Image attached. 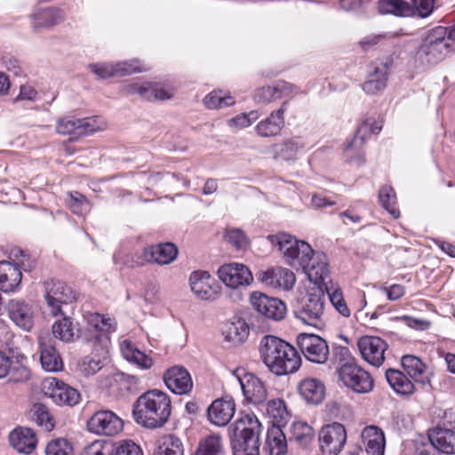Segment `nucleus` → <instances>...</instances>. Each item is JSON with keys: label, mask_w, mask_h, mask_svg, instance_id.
I'll return each mask as SVG.
<instances>
[{"label": "nucleus", "mask_w": 455, "mask_h": 455, "mask_svg": "<svg viewBox=\"0 0 455 455\" xmlns=\"http://www.w3.org/2000/svg\"><path fill=\"white\" fill-rule=\"evenodd\" d=\"M115 330L116 323L100 315H94L89 323L84 339L92 345L93 351L100 354L88 355L82 360L80 371L84 376H92L103 368L108 360V334Z\"/></svg>", "instance_id": "obj_1"}, {"label": "nucleus", "mask_w": 455, "mask_h": 455, "mask_svg": "<svg viewBox=\"0 0 455 455\" xmlns=\"http://www.w3.org/2000/svg\"><path fill=\"white\" fill-rule=\"evenodd\" d=\"M260 357L270 372L283 376L296 372L301 366V357L290 343L267 335L259 345Z\"/></svg>", "instance_id": "obj_2"}, {"label": "nucleus", "mask_w": 455, "mask_h": 455, "mask_svg": "<svg viewBox=\"0 0 455 455\" xmlns=\"http://www.w3.org/2000/svg\"><path fill=\"white\" fill-rule=\"evenodd\" d=\"M172 403L169 395L153 389L141 395L133 409L135 421L148 428L163 427L169 419Z\"/></svg>", "instance_id": "obj_3"}, {"label": "nucleus", "mask_w": 455, "mask_h": 455, "mask_svg": "<svg viewBox=\"0 0 455 455\" xmlns=\"http://www.w3.org/2000/svg\"><path fill=\"white\" fill-rule=\"evenodd\" d=\"M233 427L231 446L233 455H259L261 424L253 414H245Z\"/></svg>", "instance_id": "obj_4"}, {"label": "nucleus", "mask_w": 455, "mask_h": 455, "mask_svg": "<svg viewBox=\"0 0 455 455\" xmlns=\"http://www.w3.org/2000/svg\"><path fill=\"white\" fill-rule=\"evenodd\" d=\"M267 240L282 251L285 262L292 267H306L315 252L307 242L284 232L269 235Z\"/></svg>", "instance_id": "obj_5"}, {"label": "nucleus", "mask_w": 455, "mask_h": 455, "mask_svg": "<svg viewBox=\"0 0 455 455\" xmlns=\"http://www.w3.org/2000/svg\"><path fill=\"white\" fill-rule=\"evenodd\" d=\"M449 51L447 28L439 26L427 32L415 59L421 66L433 65L443 60Z\"/></svg>", "instance_id": "obj_6"}, {"label": "nucleus", "mask_w": 455, "mask_h": 455, "mask_svg": "<svg viewBox=\"0 0 455 455\" xmlns=\"http://www.w3.org/2000/svg\"><path fill=\"white\" fill-rule=\"evenodd\" d=\"M218 276L227 287L233 290L229 297L235 302L241 301L243 299V295L239 289L246 287L253 282V275L249 267L237 262L224 264L220 267Z\"/></svg>", "instance_id": "obj_7"}, {"label": "nucleus", "mask_w": 455, "mask_h": 455, "mask_svg": "<svg viewBox=\"0 0 455 455\" xmlns=\"http://www.w3.org/2000/svg\"><path fill=\"white\" fill-rule=\"evenodd\" d=\"M324 295L321 291L307 292L299 301L294 315L305 324L321 328L324 324Z\"/></svg>", "instance_id": "obj_8"}, {"label": "nucleus", "mask_w": 455, "mask_h": 455, "mask_svg": "<svg viewBox=\"0 0 455 455\" xmlns=\"http://www.w3.org/2000/svg\"><path fill=\"white\" fill-rule=\"evenodd\" d=\"M106 127L107 123L100 116L85 118L68 116L58 120L56 132L61 135H74L76 138H78L103 131Z\"/></svg>", "instance_id": "obj_9"}, {"label": "nucleus", "mask_w": 455, "mask_h": 455, "mask_svg": "<svg viewBox=\"0 0 455 455\" xmlns=\"http://www.w3.org/2000/svg\"><path fill=\"white\" fill-rule=\"evenodd\" d=\"M297 346L310 363L324 364L330 357L328 342L319 335L300 333L297 336Z\"/></svg>", "instance_id": "obj_10"}, {"label": "nucleus", "mask_w": 455, "mask_h": 455, "mask_svg": "<svg viewBox=\"0 0 455 455\" xmlns=\"http://www.w3.org/2000/svg\"><path fill=\"white\" fill-rule=\"evenodd\" d=\"M435 0H413L417 14L422 18L430 15L434 10ZM379 10L382 14L410 16L414 13L412 6L403 0H379Z\"/></svg>", "instance_id": "obj_11"}, {"label": "nucleus", "mask_w": 455, "mask_h": 455, "mask_svg": "<svg viewBox=\"0 0 455 455\" xmlns=\"http://www.w3.org/2000/svg\"><path fill=\"white\" fill-rule=\"evenodd\" d=\"M322 455H338L347 441V432L340 423L323 426L318 434Z\"/></svg>", "instance_id": "obj_12"}, {"label": "nucleus", "mask_w": 455, "mask_h": 455, "mask_svg": "<svg viewBox=\"0 0 455 455\" xmlns=\"http://www.w3.org/2000/svg\"><path fill=\"white\" fill-rule=\"evenodd\" d=\"M123 428V419L109 410L98 411L87 420V429L99 435L114 436Z\"/></svg>", "instance_id": "obj_13"}, {"label": "nucleus", "mask_w": 455, "mask_h": 455, "mask_svg": "<svg viewBox=\"0 0 455 455\" xmlns=\"http://www.w3.org/2000/svg\"><path fill=\"white\" fill-rule=\"evenodd\" d=\"M339 376L342 383L355 393L365 394L372 390L374 381L368 371L356 363L339 368Z\"/></svg>", "instance_id": "obj_14"}, {"label": "nucleus", "mask_w": 455, "mask_h": 455, "mask_svg": "<svg viewBox=\"0 0 455 455\" xmlns=\"http://www.w3.org/2000/svg\"><path fill=\"white\" fill-rule=\"evenodd\" d=\"M242 388L245 400L252 404H262L267 398V391L264 382L252 373L239 374V370L234 372Z\"/></svg>", "instance_id": "obj_15"}, {"label": "nucleus", "mask_w": 455, "mask_h": 455, "mask_svg": "<svg viewBox=\"0 0 455 455\" xmlns=\"http://www.w3.org/2000/svg\"><path fill=\"white\" fill-rule=\"evenodd\" d=\"M178 254L177 247L172 243H158L145 247L138 256L135 265L143 266L146 263L166 265L172 262Z\"/></svg>", "instance_id": "obj_16"}, {"label": "nucleus", "mask_w": 455, "mask_h": 455, "mask_svg": "<svg viewBox=\"0 0 455 455\" xmlns=\"http://www.w3.org/2000/svg\"><path fill=\"white\" fill-rule=\"evenodd\" d=\"M44 298L51 314L57 316L61 314V306L73 299L71 289L64 283L50 280L44 283Z\"/></svg>", "instance_id": "obj_17"}, {"label": "nucleus", "mask_w": 455, "mask_h": 455, "mask_svg": "<svg viewBox=\"0 0 455 455\" xmlns=\"http://www.w3.org/2000/svg\"><path fill=\"white\" fill-rule=\"evenodd\" d=\"M250 300L252 307L267 318L280 321L286 314V306L279 299L270 298L261 292L254 291L251 293Z\"/></svg>", "instance_id": "obj_18"}, {"label": "nucleus", "mask_w": 455, "mask_h": 455, "mask_svg": "<svg viewBox=\"0 0 455 455\" xmlns=\"http://www.w3.org/2000/svg\"><path fill=\"white\" fill-rule=\"evenodd\" d=\"M257 278L266 286L283 291L292 289L296 282L294 273L283 267H274L260 271L257 274Z\"/></svg>", "instance_id": "obj_19"}, {"label": "nucleus", "mask_w": 455, "mask_h": 455, "mask_svg": "<svg viewBox=\"0 0 455 455\" xmlns=\"http://www.w3.org/2000/svg\"><path fill=\"white\" fill-rule=\"evenodd\" d=\"M357 346L366 362L376 367L382 365L387 349V343L384 339L376 336H363L358 339Z\"/></svg>", "instance_id": "obj_20"}, {"label": "nucleus", "mask_w": 455, "mask_h": 455, "mask_svg": "<svg viewBox=\"0 0 455 455\" xmlns=\"http://www.w3.org/2000/svg\"><path fill=\"white\" fill-rule=\"evenodd\" d=\"M24 356H10L0 351V379L8 377L12 382H24L30 378V370L23 364Z\"/></svg>", "instance_id": "obj_21"}, {"label": "nucleus", "mask_w": 455, "mask_h": 455, "mask_svg": "<svg viewBox=\"0 0 455 455\" xmlns=\"http://www.w3.org/2000/svg\"><path fill=\"white\" fill-rule=\"evenodd\" d=\"M45 385L47 388L45 394L59 405L74 406L80 401L79 392L61 380L49 378L45 380Z\"/></svg>", "instance_id": "obj_22"}, {"label": "nucleus", "mask_w": 455, "mask_h": 455, "mask_svg": "<svg viewBox=\"0 0 455 455\" xmlns=\"http://www.w3.org/2000/svg\"><path fill=\"white\" fill-rule=\"evenodd\" d=\"M189 283L191 291L200 299L213 300L220 293V285L206 271H194Z\"/></svg>", "instance_id": "obj_23"}, {"label": "nucleus", "mask_w": 455, "mask_h": 455, "mask_svg": "<svg viewBox=\"0 0 455 455\" xmlns=\"http://www.w3.org/2000/svg\"><path fill=\"white\" fill-rule=\"evenodd\" d=\"M21 269L27 270L23 259L16 263L0 261V291L4 292L16 291L21 283Z\"/></svg>", "instance_id": "obj_24"}, {"label": "nucleus", "mask_w": 455, "mask_h": 455, "mask_svg": "<svg viewBox=\"0 0 455 455\" xmlns=\"http://www.w3.org/2000/svg\"><path fill=\"white\" fill-rule=\"evenodd\" d=\"M235 412V403L231 398L214 400L207 409V419L216 427L227 426Z\"/></svg>", "instance_id": "obj_25"}, {"label": "nucleus", "mask_w": 455, "mask_h": 455, "mask_svg": "<svg viewBox=\"0 0 455 455\" xmlns=\"http://www.w3.org/2000/svg\"><path fill=\"white\" fill-rule=\"evenodd\" d=\"M164 380L166 387L177 395H187L193 388L190 373L182 366H173L168 369L164 375Z\"/></svg>", "instance_id": "obj_26"}, {"label": "nucleus", "mask_w": 455, "mask_h": 455, "mask_svg": "<svg viewBox=\"0 0 455 455\" xmlns=\"http://www.w3.org/2000/svg\"><path fill=\"white\" fill-rule=\"evenodd\" d=\"M39 353L40 363L44 371L55 372L62 370V359L51 338L39 337Z\"/></svg>", "instance_id": "obj_27"}, {"label": "nucleus", "mask_w": 455, "mask_h": 455, "mask_svg": "<svg viewBox=\"0 0 455 455\" xmlns=\"http://www.w3.org/2000/svg\"><path fill=\"white\" fill-rule=\"evenodd\" d=\"M30 18L33 30L39 32L42 29H48L62 23L66 16L62 10L49 7L36 11L31 14Z\"/></svg>", "instance_id": "obj_28"}, {"label": "nucleus", "mask_w": 455, "mask_h": 455, "mask_svg": "<svg viewBox=\"0 0 455 455\" xmlns=\"http://www.w3.org/2000/svg\"><path fill=\"white\" fill-rule=\"evenodd\" d=\"M297 390L301 399L308 404H319L325 396V386L316 378L301 379L297 385Z\"/></svg>", "instance_id": "obj_29"}, {"label": "nucleus", "mask_w": 455, "mask_h": 455, "mask_svg": "<svg viewBox=\"0 0 455 455\" xmlns=\"http://www.w3.org/2000/svg\"><path fill=\"white\" fill-rule=\"evenodd\" d=\"M288 108V102L282 103L280 108L273 111L268 117L260 121L255 127L260 137H271L280 133L284 127V114Z\"/></svg>", "instance_id": "obj_30"}, {"label": "nucleus", "mask_w": 455, "mask_h": 455, "mask_svg": "<svg viewBox=\"0 0 455 455\" xmlns=\"http://www.w3.org/2000/svg\"><path fill=\"white\" fill-rule=\"evenodd\" d=\"M429 441L438 451L451 455L455 454V431L441 425L429 430Z\"/></svg>", "instance_id": "obj_31"}, {"label": "nucleus", "mask_w": 455, "mask_h": 455, "mask_svg": "<svg viewBox=\"0 0 455 455\" xmlns=\"http://www.w3.org/2000/svg\"><path fill=\"white\" fill-rule=\"evenodd\" d=\"M10 318L21 329L30 331L34 324L32 307L21 300L12 299L7 305Z\"/></svg>", "instance_id": "obj_32"}, {"label": "nucleus", "mask_w": 455, "mask_h": 455, "mask_svg": "<svg viewBox=\"0 0 455 455\" xmlns=\"http://www.w3.org/2000/svg\"><path fill=\"white\" fill-rule=\"evenodd\" d=\"M361 437L368 455H384L386 440L381 428L367 426L363 429Z\"/></svg>", "instance_id": "obj_33"}, {"label": "nucleus", "mask_w": 455, "mask_h": 455, "mask_svg": "<svg viewBox=\"0 0 455 455\" xmlns=\"http://www.w3.org/2000/svg\"><path fill=\"white\" fill-rule=\"evenodd\" d=\"M128 92L132 94L137 93L148 100H164L173 96L174 90L171 86H160L156 84L145 83L142 84H135L130 85L128 87Z\"/></svg>", "instance_id": "obj_34"}, {"label": "nucleus", "mask_w": 455, "mask_h": 455, "mask_svg": "<svg viewBox=\"0 0 455 455\" xmlns=\"http://www.w3.org/2000/svg\"><path fill=\"white\" fill-rule=\"evenodd\" d=\"M389 63L387 61L376 63L368 79L363 84V90L368 94L382 92L387 86Z\"/></svg>", "instance_id": "obj_35"}, {"label": "nucleus", "mask_w": 455, "mask_h": 455, "mask_svg": "<svg viewBox=\"0 0 455 455\" xmlns=\"http://www.w3.org/2000/svg\"><path fill=\"white\" fill-rule=\"evenodd\" d=\"M402 365L415 382L421 385L430 383L429 372L425 363L417 356L407 355L402 357Z\"/></svg>", "instance_id": "obj_36"}, {"label": "nucleus", "mask_w": 455, "mask_h": 455, "mask_svg": "<svg viewBox=\"0 0 455 455\" xmlns=\"http://www.w3.org/2000/svg\"><path fill=\"white\" fill-rule=\"evenodd\" d=\"M302 269L311 282L315 283L323 282L330 273L326 254L318 251L315 252L311 257L310 263L306 267H302Z\"/></svg>", "instance_id": "obj_37"}, {"label": "nucleus", "mask_w": 455, "mask_h": 455, "mask_svg": "<svg viewBox=\"0 0 455 455\" xmlns=\"http://www.w3.org/2000/svg\"><path fill=\"white\" fill-rule=\"evenodd\" d=\"M11 445L19 452L30 453L36 445V437L30 428H16L9 435Z\"/></svg>", "instance_id": "obj_38"}, {"label": "nucleus", "mask_w": 455, "mask_h": 455, "mask_svg": "<svg viewBox=\"0 0 455 455\" xmlns=\"http://www.w3.org/2000/svg\"><path fill=\"white\" fill-rule=\"evenodd\" d=\"M120 351L127 361L136 364L142 370H148L154 364L153 359L140 351L136 345L129 339H124L120 342Z\"/></svg>", "instance_id": "obj_39"}, {"label": "nucleus", "mask_w": 455, "mask_h": 455, "mask_svg": "<svg viewBox=\"0 0 455 455\" xmlns=\"http://www.w3.org/2000/svg\"><path fill=\"white\" fill-rule=\"evenodd\" d=\"M193 455H227L222 437L211 434L201 438Z\"/></svg>", "instance_id": "obj_40"}, {"label": "nucleus", "mask_w": 455, "mask_h": 455, "mask_svg": "<svg viewBox=\"0 0 455 455\" xmlns=\"http://www.w3.org/2000/svg\"><path fill=\"white\" fill-rule=\"evenodd\" d=\"M266 449L269 455H285L287 452V440L282 428L272 427L267 431Z\"/></svg>", "instance_id": "obj_41"}, {"label": "nucleus", "mask_w": 455, "mask_h": 455, "mask_svg": "<svg viewBox=\"0 0 455 455\" xmlns=\"http://www.w3.org/2000/svg\"><path fill=\"white\" fill-rule=\"evenodd\" d=\"M386 378L394 391L402 395H409L414 392L413 383L401 371L389 369Z\"/></svg>", "instance_id": "obj_42"}, {"label": "nucleus", "mask_w": 455, "mask_h": 455, "mask_svg": "<svg viewBox=\"0 0 455 455\" xmlns=\"http://www.w3.org/2000/svg\"><path fill=\"white\" fill-rule=\"evenodd\" d=\"M305 145L299 138H291L282 141L275 147V157L285 161L295 160L303 151Z\"/></svg>", "instance_id": "obj_43"}, {"label": "nucleus", "mask_w": 455, "mask_h": 455, "mask_svg": "<svg viewBox=\"0 0 455 455\" xmlns=\"http://www.w3.org/2000/svg\"><path fill=\"white\" fill-rule=\"evenodd\" d=\"M266 412L271 419L273 427H282L290 418L285 403L282 399H273L267 402Z\"/></svg>", "instance_id": "obj_44"}, {"label": "nucleus", "mask_w": 455, "mask_h": 455, "mask_svg": "<svg viewBox=\"0 0 455 455\" xmlns=\"http://www.w3.org/2000/svg\"><path fill=\"white\" fill-rule=\"evenodd\" d=\"M154 455H184L181 440L173 435L161 437L157 442Z\"/></svg>", "instance_id": "obj_45"}, {"label": "nucleus", "mask_w": 455, "mask_h": 455, "mask_svg": "<svg viewBox=\"0 0 455 455\" xmlns=\"http://www.w3.org/2000/svg\"><path fill=\"white\" fill-rule=\"evenodd\" d=\"M223 333L228 341L239 344L247 338L249 328L243 320L238 319L235 322L228 323Z\"/></svg>", "instance_id": "obj_46"}, {"label": "nucleus", "mask_w": 455, "mask_h": 455, "mask_svg": "<svg viewBox=\"0 0 455 455\" xmlns=\"http://www.w3.org/2000/svg\"><path fill=\"white\" fill-rule=\"evenodd\" d=\"M291 434L290 440L302 447L308 445L315 435L313 428L308 424L300 421L292 424Z\"/></svg>", "instance_id": "obj_47"}, {"label": "nucleus", "mask_w": 455, "mask_h": 455, "mask_svg": "<svg viewBox=\"0 0 455 455\" xmlns=\"http://www.w3.org/2000/svg\"><path fill=\"white\" fill-rule=\"evenodd\" d=\"M52 334L56 339L64 342H71L75 339V326L68 317L56 321L52 325Z\"/></svg>", "instance_id": "obj_48"}, {"label": "nucleus", "mask_w": 455, "mask_h": 455, "mask_svg": "<svg viewBox=\"0 0 455 455\" xmlns=\"http://www.w3.org/2000/svg\"><path fill=\"white\" fill-rule=\"evenodd\" d=\"M379 199L382 207L385 208L390 215L395 219L399 218L400 212L395 208L396 196L391 187H382L379 190Z\"/></svg>", "instance_id": "obj_49"}, {"label": "nucleus", "mask_w": 455, "mask_h": 455, "mask_svg": "<svg viewBox=\"0 0 455 455\" xmlns=\"http://www.w3.org/2000/svg\"><path fill=\"white\" fill-rule=\"evenodd\" d=\"M111 455H144L141 447L131 439H123L112 444Z\"/></svg>", "instance_id": "obj_50"}, {"label": "nucleus", "mask_w": 455, "mask_h": 455, "mask_svg": "<svg viewBox=\"0 0 455 455\" xmlns=\"http://www.w3.org/2000/svg\"><path fill=\"white\" fill-rule=\"evenodd\" d=\"M34 420L45 431H51L54 427L53 419L47 407L43 403H36L32 408Z\"/></svg>", "instance_id": "obj_51"}, {"label": "nucleus", "mask_w": 455, "mask_h": 455, "mask_svg": "<svg viewBox=\"0 0 455 455\" xmlns=\"http://www.w3.org/2000/svg\"><path fill=\"white\" fill-rule=\"evenodd\" d=\"M115 65L116 76H130L133 73H141L148 70L138 60L116 62Z\"/></svg>", "instance_id": "obj_52"}, {"label": "nucleus", "mask_w": 455, "mask_h": 455, "mask_svg": "<svg viewBox=\"0 0 455 455\" xmlns=\"http://www.w3.org/2000/svg\"><path fill=\"white\" fill-rule=\"evenodd\" d=\"M45 453L46 455H74V451L68 440L58 438L48 443Z\"/></svg>", "instance_id": "obj_53"}, {"label": "nucleus", "mask_w": 455, "mask_h": 455, "mask_svg": "<svg viewBox=\"0 0 455 455\" xmlns=\"http://www.w3.org/2000/svg\"><path fill=\"white\" fill-rule=\"evenodd\" d=\"M225 238L236 250H244L249 246L247 236L243 231L239 228H228Z\"/></svg>", "instance_id": "obj_54"}, {"label": "nucleus", "mask_w": 455, "mask_h": 455, "mask_svg": "<svg viewBox=\"0 0 455 455\" xmlns=\"http://www.w3.org/2000/svg\"><path fill=\"white\" fill-rule=\"evenodd\" d=\"M327 291L330 301L337 312L344 317H349L351 312L344 299L342 291L339 289L327 290Z\"/></svg>", "instance_id": "obj_55"}, {"label": "nucleus", "mask_w": 455, "mask_h": 455, "mask_svg": "<svg viewBox=\"0 0 455 455\" xmlns=\"http://www.w3.org/2000/svg\"><path fill=\"white\" fill-rule=\"evenodd\" d=\"M67 204L72 212L76 215H82L90 210L89 202L77 192L69 195Z\"/></svg>", "instance_id": "obj_56"}, {"label": "nucleus", "mask_w": 455, "mask_h": 455, "mask_svg": "<svg viewBox=\"0 0 455 455\" xmlns=\"http://www.w3.org/2000/svg\"><path fill=\"white\" fill-rule=\"evenodd\" d=\"M381 130V125L376 122H371L369 120L364 121L356 130L354 141L352 144L356 143L358 140L360 144H363L367 136L371 133L378 134Z\"/></svg>", "instance_id": "obj_57"}, {"label": "nucleus", "mask_w": 455, "mask_h": 455, "mask_svg": "<svg viewBox=\"0 0 455 455\" xmlns=\"http://www.w3.org/2000/svg\"><path fill=\"white\" fill-rule=\"evenodd\" d=\"M204 103L210 109L222 108L231 106L235 103L232 97H222L219 93L213 92L209 93L204 99Z\"/></svg>", "instance_id": "obj_58"}, {"label": "nucleus", "mask_w": 455, "mask_h": 455, "mask_svg": "<svg viewBox=\"0 0 455 455\" xmlns=\"http://www.w3.org/2000/svg\"><path fill=\"white\" fill-rule=\"evenodd\" d=\"M333 358L340 366L353 365L355 363V359L347 347L336 346L332 351Z\"/></svg>", "instance_id": "obj_59"}, {"label": "nucleus", "mask_w": 455, "mask_h": 455, "mask_svg": "<svg viewBox=\"0 0 455 455\" xmlns=\"http://www.w3.org/2000/svg\"><path fill=\"white\" fill-rule=\"evenodd\" d=\"M257 111H251L249 114H241L229 120V125L235 128H245L250 126L259 118Z\"/></svg>", "instance_id": "obj_60"}, {"label": "nucleus", "mask_w": 455, "mask_h": 455, "mask_svg": "<svg viewBox=\"0 0 455 455\" xmlns=\"http://www.w3.org/2000/svg\"><path fill=\"white\" fill-rule=\"evenodd\" d=\"M89 68L100 79L116 76L114 63L91 64Z\"/></svg>", "instance_id": "obj_61"}, {"label": "nucleus", "mask_w": 455, "mask_h": 455, "mask_svg": "<svg viewBox=\"0 0 455 455\" xmlns=\"http://www.w3.org/2000/svg\"><path fill=\"white\" fill-rule=\"evenodd\" d=\"M374 288H377L380 292L385 293L387 299L392 301L401 299L405 293V289L402 284L395 283L392 284L390 287H378L377 285H374Z\"/></svg>", "instance_id": "obj_62"}, {"label": "nucleus", "mask_w": 455, "mask_h": 455, "mask_svg": "<svg viewBox=\"0 0 455 455\" xmlns=\"http://www.w3.org/2000/svg\"><path fill=\"white\" fill-rule=\"evenodd\" d=\"M254 100L258 103H267L277 100L275 86H263L257 90Z\"/></svg>", "instance_id": "obj_63"}, {"label": "nucleus", "mask_w": 455, "mask_h": 455, "mask_svg": "<svg viewBox=\"0 0 455 455\" xmlns=\"http://www.w3.org/2000/svg\"><path fill=\"white\" fill-rule=\"evenodd\" d=\"M274 86L276 93V99L289 97L299 93V88L297 86L285 81H279Z\"/></svg>", "instance_id": "obj_64"}]
</instances>
